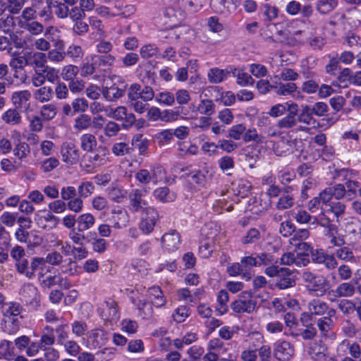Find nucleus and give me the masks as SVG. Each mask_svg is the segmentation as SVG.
Listing matches in <instances>:
<instances>
[{
    "label": "nucleus",
    "mask_w": 361,
    "mask_h": 361,
    "mask_svg": "<svg viewBox=\"0 0 361 361\" xmlns=\"http://www.w3.org/2000/svg\"><path fill=\"white\" fill-rule=\"evenodd\" d=\"M301 278L308 291L315 293L317 295H324L330 287L329 281L322 274L306 270L302 274Z\"/></svg>",
    "instance_id": "obj_1"
},
{
    "label": "nucleus",
    "mask_w": 361,
    "mask_h": 361,
    "mask_svg": "<svg viewBox=\"0 0 361 361\" xmlns=\"http://www.w3.org/2000/svg\"><path fill=\"white\" fill-rule=\"evenodd\" d=\"M264 273L269 277L277 278L275 286L280 290L293 287L295 284V280L291 277L293 272L288 268L269 266L265 269Z\"/></svg>",
    "instance_id": "obj_2"
},
{
    "label": "nucleus",
    "mask_w": 361,
    "mask_h": 361,
    "mask_svg": "<svg viewBox=\"0 0 361 361\" xmlns=\"http://www.w3.org/2000/svg\"><path fill=\"white\" fill-rule=\"evenodd\" d=\"M256 307L257 301L250 291L241 293L238 299L231 304V310L235 313L250 314L255 311Z\"/></svg>",
    "instance_id": "obj_3"
},
{
    "label": "nucleus",
    "mask_w": 361,
    "mask_h": 361,
    "mask_svg": "<svg viewBox=\"0 0 361 361\" xmlns=\"http://www.w3.org/2000/svg\"><path fill=\"white\" fill-rule=\"evenodd\" d=\"M159 218V213L154 208L145 207L142 212L139 229L143 234L149 235L154 231Z\"/></svg>",
    "instance_id": "obj_4"
},
{
    "label": "nucleus",
    "mask_w": 361,
    "mask_h": 361,
    "mask_svg": "<svg viewBox=\"0 0 361 361\" xmlns=\"http://www.w3.org/2000/svg\"><path fill=\"white\" fill-rule=\"evenodd\" d=\"M21 16L25 21L50 20L51 17V6L50 4H47L42 8L37 6L27 7L23 11Z\"/></svg>",
    "instance_id": "obj_5"
},
{
    "label": "nucleus",
    "mask_w": 361,
    "mask_h": 361,
    "mask_svg": "<svg viewBox=\"0 0 361 361\" xmlns=\"http://www.w3.org/2000/svg\"><path fill=\"white\" fill-rule=\"evenodd\" d=\"M22 306L18 303H11L8 307L4 310V321L6 324L11 323L13 327L8 330L9 334L16 332L19 328L18 318H22L20 316Z\"/></svg>",
    "instance_id": "obj_6"
},
{
    "label": "nucleus",
    "mask_w": 361,
    "mask_h": 361,
    "mask_svg": "<svg viewBox=\"0 0 361 361\" xmlns=\"http://www.w3.org/2000/svg\"><path fill=\"white\" fill-rule=\"evenodd\" d=\"M164 173V169L157 166L153 167L150 171L147 169H140L135 174V179L142 184H148L151 181L157 183L161 179V175Z\"/></svg>",
    "instance_id": "obj_7"
},
{
    "label": "nucleus",
    "mask_w": 361,
    "mask_h": 361,
    "mask_svg": "<svg viewBox=\"0 0 361 361\" xmlns=\"http://www.w3.org/2000/svg\"><path fill=\"white\" fill-rule=\"evenodd\" d=\"M147 193V190L144 188L142 189H133L129 195V208L133 212H137L140 210H144L147 207V202L143 198Z\"/></svg>",
    "instance_id": "obj_8"
},
{
    "label": "nucleus",
    "mask_w": 361,
    "mask_h": 361,
    "mask_svg": "<svg viewBox=\"0 0 361 361\" xmlns=\"http://www.w3.org/2000/svg\"><path fill=\"white\" fill-rule=\"evenodd\" d=\"M294 353L293 345L288 341H278L274 345L273 354L278 361H289Z\"/></svg>",
    "instance_id": "obj_9"
},
{
    "label": "nucleus",
    "mask_w": 361,
    "mask_h": 361,
    "mask_svg": "<svg viewBox=\"0 0 361 361\" xmlns=\"http://www.w3.org/2000/svg\"><path fill=\"white\" fill-rule=\"evenodd\" d=\"M311 258L313 262L322 264L329 270L334 269L338 262L334 255L325 253L322 250H315L311 252Z\"/></svg>",
    "instance_id": "obj_10"
},
{
    "label": "nucleus",
    "mask_w": 361,
    "mask_h": 361,
    "mask_svg": "<svg viewBox=\"0 0 361 361\" xmlns=\"http://www.w3.org/2000/svg\"><path fill=\"white\" fill-rule=\"evenodd\" d=\"M61 153L63 161L69 164H76L80 159L79 149L73 143H63L61 147Z\"/></svg>",
    "instance_id": "obj_11"
},
{
    "label": "nucleus",
    "mask_w": 361,
    "mask_h": 361,
    "mask_svg": "<svg viewBox=\"0 0 361 361\" xmlns=\"http://www.w3.org/2000/svg\"><path fill=\"white\" fill-rule=\"evenodd\" d=\"M31 93L29 90L14 92L11 96V102L18 110H27L30 106Z\"/></svg>",
    "instance_id": "obj_12"
},
{
    "label": "nucleus",
    "mask_w": 361,
    "mask_h": 361,
    "mask_svg": "<svg viewBox=\"0 0 361 361\" xmlns=\"http://www.w3.org/2000/svg\"><path fill=\"white\" fill-rule=\"evenodd\" d=\"M162 245L169 251L177 250L180 245V234L174 229L163 235L161 239Z\"/></svg>",
    "instance_id": "obj_13"
},
{
    "label": "nucleus",
    "mask_w": 361,
    "mask_h": 361,
    "mask_svg": "<svg viewBox=\"0 0 361 361\" xmlns=\"http://www.w3.org/2000/svg\"><path fill=\"white\" fill-rule=\"evenodd\" d=\"M290 212L293 218L300 224H309L313 228H315L319 225L318 218L311 216L305 209H296L292 210Z\"/></svg>",
    "instance_id": "obj_14"
},
{
    "label": "nucleus",
    "mask_w": 361,
    "mask_h": 361,
    "mask_svg": "<svg viewBox=\"0 0 361 361\" xmlns=\"http://www.w3.org/2000/svg\"><path fill=\"white\" fill-rule=\"evenodd\" d=\"M31 269L32 271V278L35 276V273L37 272L39 282L41 279L45 278V276L51 272V267L47 265L43 257H35L32 259Z\"/></svg>",
    "instance_id": "obj_15"
},
{
    "label": "nucleus",
    "mask_w": 361,
    "mask_h": 361,
    "mask_svg": "<svg viewBox=\"0 0 361 361\" xmlns=\"http://www.w3.org/2000/svg\"><path fill=\"white\" fill-rule=\"evenodd\" d=\"M27 66L41 70L47 64V55L43 52L27 51Z\"/></svg>",
    "instance_id": "obj_16"
},
{
    "label": "nucleus",
    "mask_w": 361,
    "mask_h": 361,
    "mask_svg": "<svg viewBox=\"0 0 361 361\" xmlns=\"http://www.w3.org/2000/svg\"><path fill=\"white\" fill-rule=\"evenodd\" d=\"M108 149L105 147H99L97 152L89 155L90 164L87 166H100L106 164L107 160Z\"/></svg>",
    "instance_id": "obj_17"
},
{
    "label": "nucleus",
    "mask_w": 361,
    "mask_h": 361,
    "mask_svg": "<svg viewBox=\"0 0 361 361\" xmlns=\"http://www.w3.org/2000/svg\"><path fill=\"white\" fill-rule=\"evenodd\" d=\"M291 190L292 188L290 186L283 188V193L276 204L277 209L285 210L291 208L294 205V198L290 194Z\"/></svg>",
    "instance_id": "obj_18"
},
{
    "label": "nucleus",
    "mask_w": 361,
    "mask_h": 361,
    "mask_svg": "<svg viewBox=\"0 0 361 361\" xmlns=\"http://www.w3.org/2000/svg\"><path fill=\"white\" fill-rule=\"evenodd\" d=\"M355 283L352 282H343L340 283L334 290L335 295L338 298H350L353 297L357 287Z\"/></svg>",
    "instance_id": "obj_19"
},
{
    "label": "nucleus",
    "mask_w": 361,
    "mask_h": 361,
    "mask_svg": "<svg viewBox=\"0 0 361 361\" xmlns=\"http://www.w3.org/2000/svg\"><path fill=\"white\" fill-rule=\"evenodd\" d=\"M89 339L95 348L104 345L108 341V334L102 329H95L89 333Z\"/></svg>",
    "instance_id": "obj_20"
},
{
    "label": "nucleus",
    "mask_w": 361,
    "mask_h": 361,
    "mask_svg": "<svg viewBox=\"0 0 361 361\" xmlns=\"http://www.w3.org/2000/svg\"><path fill=\"white\" fill-rule=\"evenodd\" d=\"M307 309L311 314L322 316L328 310V304L319 298H314L308 302Z\"/></svg>",
    "instance_id": "obj_21"
},
{
    "label": "nucleus",
    "mask_w": 361,
    "mask_h": 361,
    "mask_svg": "<svg viewBox=\"0 0 361 361\" xmlns=\"http://www.w3.org/2000/svg\"><path fill=\"white\" fill-rule=\"evenodd\" d=\"M102 317L106 320L116 321L119 319L117 303L114 300L106 301Z\"/></svg>",
    "instance_id": "obj_22"
},
{
    "label": "nucleus",
    "mask_w": 361,
    "mask_h": 361,
    "mask_svg": "<svg viewBox=\"0 0 361 361\" xmlns=\"http://www.w3.org/2000/svg\"><path fill=\"white\" fill-rule=\"evenodd\" d=\"M272 90L281 96L293 95L297 90V86L294 82L283 83L276 82L273 84Z\"/></svg>",
    "instance_id": "obj_23"
},
{
    "label": "nucleus",
    "mask_w": 361,
    "mask_h": 361,
    "mask_svg": "<svg viewBox=\"0 0 361 361\" xmlns=\"http://www.w3.org/2000/svg\"><path fill=\"white\" fill-rule=\"evenodd\" d=\"M125 91V86L119 87L114 85L109 87H104L102 90V94L106 100L114 102L122 97L124 95Z\"/></svg>",
    "instance_id": "obj_24"
},
{
    "label": "nucleus",
    "mask_w": 361,
    "mask_h": 361,
    "mask_svg": "<svg viewBox=\"0 0 361 361\" xmlns=\"http://www.w3.org/2000/svg\"><path fill=\"white\" fill-rule=\"evenodd\" d=\"M95 217L90 213L80 214L77 218V230L83 232L91 228L95 224Z\"/></svg>",
    "instance_id": "obj_25"
},
{
    "label": "nucleus",
    "mask_w": 361,
    "mask_h": 361,
    "mask_svg": "<svg viewBox=\"0 0 361 361\" xmlns=\"http://www.w3.org/2000/svg\"><path fill=\"white\" fill-rule=\"evenodd\" d=\"M148 296L151 303L157 307H162L166 302L162 290L159 286L149 288L148 289Z\"/></svg>",
    "instance_id": "obj_26"
},
{
    "label": "nucleus",
    "mask_w": 361,
    "mask_h": 361,
    "mask_svg": "<svg viewBox=\"0 0 361 361\" xmlns=\"http://www.w3.org/2000/svg\"><path fill=\"white\" fill-rule=\"evenodd\" d=\"M18 110L16 108L8 109L1 115V120L10 126L20 124L22 122V117Z\"/></svg>",
    "instance_id": "obj_27"
},
{
    "label": "nucleus",
    "mask_w": 361,
    "mask_h": 361,
    "mask_svg": "<svg viewBox=\"0 0 361 361\" xmlns=\"http://www.w3.org/2000/svg\"><path fill=\"white\" fill-rule=\"evenodd\" d=\"M244 343H247V348L257 350L264 343V338L262 334L258 331H254L247 335Z\"/></svg>",
    "instance_id": "obj_28"
},
{
    "label": "nucleus",
    "mask_w": 361,
    "mask_h": 361,
    "mask_svg": "<svg viewBox=\"0 0 361 361\" xmlns=\"http://www.w3.org/2000/svg\"><path fill=\"white\" fill-rule=\"evenodd\" d=\"M154 197L159 201L166 203L173 202L176 198V195L171 192L167 187L157 188L153 192Z\"/></svg>",
    "instance_id": "obj_29"
},
{
    "label": "nucleus",
    "mask_w": 361,
    "mask_h": 361,
    "mask_svg": "<svg viewBox=\"0 0 361 361\" xmlns=\"http://www.w3.org/2000/svg\"><path fill=\"white\" fill-rule=\"evenodd\" d=\"M92 127V117L86 114H80L74 120L73 128L77 132L86 130Z\"/></svg>",
    "instance_id": "obj_30"
},
{
    "label": "nucleus",
    "mask_w": 361,
    "mask_h": 361,
    "mask_svg": "<svg viewBox=\"0 0 361 361\" xmlns=\"http://www.w3.org/2000/svg\"><path fill=\"white\" fill-rule=\"evenodd\" d=\"M229 73L227 70L213 68L208 71V80L211 83H220L228 78Z\"/></svg>",
    "instance_id": "obj_31"
},
{
    "label": "nucleus",
    "mask_w": 361,
    "mask_h": 361,
    "mask_svg": "<svg viewBox=\"0 0 361 361\" xmlns=\"http://www.w3.org/2000/svg\"><path fill=\"white\" fill-rule=\"evenodd\" d=\"M35 99L40 103L49 102L53 97V90L49 86H42L34 92Z\"/></svg>",
    "instance_id": "obj_32"
},
{
    "label": "nucleus",
    "mask_w": 361,
    "mask_h": 361,
    "mask_svg": "<svg viewBox=\"0 0 361 361\" xmlns=\"http://www.w3.org/2000/svg\"><path fill=\"white\" fill-rule=\"evenodd\" d=\"M326 347L319 343H313L310 348V354L316 361H325Z\"/></svg>",
    "instance_id": "obj_33"
},
{
    "label": "nucleus",
    "mask_w": 361,
    "mask_h": 361,
    "mask_svg": "<svg viewBox=\"0 0 361 361\" xmlns=\"http://www.w3.org/2000/svg\"><path fill=\"white\" fill-rule=\"evenodd\" d=\"M107 195L111 201L121 203L126 198L127 192L121 187L111 186L108 188Z\"/></svg>",
    "instance_id": "obj_34"
},
{
    "label": "nucleus",
    "mask_w": 361,
    "mask_h": 361,
    "mask_svg": "<svg viewBox=\"0 0 361 361\" xmlns=\"http://www.w3.org/2000/svg\"><path fill=\"white\" fill-rule=\"evenodd\" d=\"M227 272L230 276H236L240 275L243 279L248 281L253 276L252 272H246L240 263H233L227 267Z\"/></svg>",
    "instance_id": "obj_35"
},
{
    "label": "nucleus",
    "mask_w": 361,
    "mask_h": 361,
    "mask_svg": "<svg viewBox=\"0 0 361 361\" xmlns=\"http://www.w3.org/2000/svg\"><path fill=\"white\" fill-rule=\"evenodd\" d=\"M345 231L348 235H351L355 239L361 238V222L357 219H353L348 221L345 228Z\"/></svg>",
    "instance_id": "obj_36"
},
{
    "label": "nucleus",
    "mask_w": 361,
    "mask_h": 361,
    "mask_svg": "<svg viewBox=\"0 0 361 361\" xmlns=\"http://www.w3.org/2000/svg\"><path fill=\"white\" fill-rule=\"evenodd\" d=\"M81 148L86 152H92L97 145V142L95 136L92 134L86 133L80 137Z\"/></svg>",
    "instance_id": "obj_37"
},
{
    "label": "nucleus",
    "mask_w": 361,
    "mask_h": 361,
    "mask_svg": "<svg viewBox=\"0 0 361 361\" xmlns=\"http://www.w3.org/2000/svg\"><path fill=\"white\" fill-rule=\"evenodd\" d=\"M89 236L92 237V242L91 243L92 250L98 253H103L107 248V243L104 238H98L97 233L90 232Z\"/></svg>",
    "instance_id": "obj_38"
},
{
    "label": "nucleus",
    "mask_w": 361,
    "mask_h": 361,
    "mask_svg": "<svg viewBox=\"0 0 361 361\" xmlns=\"http://www.w3.org/2000/svg\"><path fill=\"white\" fill-rule=\"evenodd\" d=\"M55 337L54 335V329L53 328L47 326L44 328L42 335L40 339L39 344L41 345V348H44L46 345H51L54 343Z\"/></svg>",
    "instance_id": "obj_39"
},
{
    "label": "nucleus",
    "mask_w": 361,
    "mask_h": 361,
    "mask_svg": "<svg viewBox=\"0 0 361 361\" xmlns=\"http://www.w3.org/2000/svg\"><path fill=\"white\" fill-rule=\"evenodd\" d=\"M57 114V108L55 104L50 103L44 104L40 108V115L44 121H50Z\"/></svg>",
    "instance_id": "obj_40"
},
{
    "label": "nucleus",
    "mask_w": 361,
    "mask_h": 361,
    "mask_svg": "<svg viewBox=\"0 0 361 361\" xmlns=\"http://www.w3.org/2000/svg\"><path fill=\"white\" fill-rule=\"evenodd\" d=\"M15 267L20 274L24 275L29 279H32L31 264L29 265V262L27 259L25 258L15 263Z\"/></svg>",
    "instance_id": "obj_41"
},
{
    "label": "nucleus",
    "mask_w": 361,
    "mask_h": 361,
    "mask_svg": "<svg viewBox=\"0 0 361 361\" xmlns=\"http://www.w3.org/2000/svg\"><path fill=\"white\" fill-rule=\"evenodd\" d=\"M149 143V140L143 137L142 134L135 135L132 140V145L138 148L140 154H146Z\"/></svg>",
    "instance_id": "obj_42"
},
{
    "label": "nucleus",
    "mask_w": 361,
    "mask_h": 361,
    "mask_svg": "<svg viewBox=\"0 0 361 361\" xmlns=\"http://www.w3.org/2000/svg\"><path fill=\"white\" fill-rule=\"evenodd\" d=\"M197 109L201 114L210 116L215 111V104L210 99H202L200 102Z\"/></svg>",
    "instance_id": "obj_43"
},
{
    "label": "nucleus",
    "mask_w": 361,
    "mask_h": 361,
    "mask_svg": "<svg viewBox=\"0 0 361 361\" xmlns=\"http://www.w3.org/2000/svg\"><path fill=\"white\" fill-rule=\"evenodd\" d=\"M335 256L345 262H353L355 260V255L348 247H341L335 250Z\"/></svg>",
    "instance_id": "obj_44"
},
{
    "label": "nucleus",
    "mask_w": 361,
    "mask_h": 361,
    "mask_svg": "<svg viewBox=\"0 0 361 361\" xmlns=\"http://www.w3.org/2000/svg\"><path fill=\"white\" fill-rule=\"evenodd\" d=\"M0 356L6 360H11L14 356V347L11 341H3L0 344Z\"/></svg>",
    "instance_id": "obj_45"
},
{
    "label": "nucleus",
    "mask_w": 361,
    "mask_h": 361,
    "mask_svg": "<svg viewBox=\"0 0 361 361\" xmlns=\"http://www.w3.org/2000/svg\"><path fill=\"white\" fill-rule=\"evenodd\" d=\"M233 75L236 77L237 83L241 86L252 85L254 83L253 78L247 73L235 69L233 72Z\"/></svg>",
    "instance_id": "obj_46"
},
{
    "label": "nucleus",
    "mask_w": 361,
    "mask_h": 361,
    "mask_svg": "<svg viewBox=\"0 0 361 361\" xmlns=\"http://www.w3.org/2000/svg\"><path fill=\"white\" fill-rule=\"evenodd\" d=\"M40 71H42L45 80L49 82L54 83L59 78V71L56 68L46 64Z\"/></svg>",
    "instance_id": "obj_47"
},
{
    "label": "nucleus",
    "mask_w": 361,
    "mask_h": 361,
    "mask_svg": "<svg viewBox=\"0 0 361 361\" xmlns=\"http://www.w3.org/2000/svg\"><path fill=\"white\" fill-rule=\"evenodd\" d=\"M79 72L78 66L74 65L65 66L61 71V77L66 81H71L74 80Z\"/></svg>",
    "instance_id": "obj_48"
},
{
    "label": "nucleus",
    "mask_w": 361,
    "mask_h": 361,
    "mask_svg": "<svg viewBox=\"0 0 361 361\" xmlns=\"http://www.w3.org/2000/svg\"><path fill=\"white\" fill-rule=\"evenodd\" d=\"M338 4L337 0H319L317 5V11L321 13H327Z\"/></svg>",
    "instance_id": "obj_49"
},
{
    "label": "nucleus",
    "mask_w": 361,
    "mask_h": 361,
    "mask_svg": "<svg viewBox=\"0 0 361 361\" xmlns=\"http://www.w3.org/2000/svg\"><path fill=\"white\" fill-rule=\"evenodd\" d=\"M18 54L16 52V55L13 56L9 62V66L13 69L23 68L27 66V51L23 52L22 56Z\"/></svg>",
    "instance_id": "obj_50"
},
{
    "label": "nucleus",
    "mask_w": 361,
    "mask_h": 361,
    "mask_svg": "<svg viewBox=\"0 0 361 361\" xmlns=\"http://www.w3.org/2000/svg\"><path fill=\"white\" fill-rule=\"evenodd\" d=\"M183 107H176L175 110H165L161 112V120L162 121H173L177 120L178 117L183 114Z\"/></svg>",
    "instance_id": "obj_51"
},
{
    "label": "nucleus",
    "mask_w": 361,
    "mask_h": 361,
    "mask_svg": "<svg viewBox=\"0 0 361 361\" xmlns=\"http://www.w3.org/2000/svg\"><path fill=\"white\" fill-rule=\"evenodd\" d=\"M94 190V185L90 181L82 182L78 188L79 197L87 198L90 197Z\"/></svg>",
    "instance_id": "obj_52"
},
{
    "label": "nucleus",
    "mask_w": 361,
    "mask_h": 361,
    "mask_svg": "<svg viewBox=\"0 0 361 361\" xmlns=\"http://www.w3.org/2000/svg\"><path fill=\"white\" fill-rule=\"evenodd\" d=\"M13 153L19 159H23L30 153V146L25 142H19L16 145Z\"/></svg>",
    "instance_id": "obj_53"
},
{
    "label": "nucleus",
    "mask_w": 361,
    "mask_h": 361,
    "mask_svg": "<svg viewBox=\"0 0 361 361\" xmlns=\"http://www.w3.org/2000/svg\"><path fill=\"white\" fill-rule=\"evenodd\" d=\"M68 87L63 82L59 81L54 87V94L59 100L66 99L68 97Z\"/></svg>",
    "instance_id": "obj_54"
},
{
    "label": "nucleus",
    "mask_w": 361,
    "mask_h": 361,
    "mask_svg": "<svg viewBox=\"0 0 361 361\" xmlns=\"http://www.w3.org/2000/svg\"><path fill=\"white\" fill-rule=\"evenodd\" d=\"M92 61L96 62L97 67L110 66L114 64L115 57L111 54H106L102 56L95 55L92 57Z\"/></svg>",
    "instance_id": "obj_55"
},
{
    "label": "nucleus",
    "mask_w": 361,
    "mask_h": 361,
    "mask_svg": "<svg viewBox=\"0 0 361 361\" xmlns=\"http://www.w3.org/2000/svg\"><path fill=\"white\" fill-rule=\"evenodd\" d=\"M228 301V293L226 290H221L219 292L218 294V302L219 305L217 306V311H219L221 314L226 313L228 310V307L226 303Z\"/></svg>",
    "instance_id": "obj_56"
},
{
    "label": "nucleus",
    "mask_w": 361,
    "mask_h": 361,
    "mask_svg": "<svg viewBox=\"0 0 361 361\" xmlns=\"http://www.w3.org/2000/svg\"><path fill=\"white\" fill-rule=\"evenodd\" d=\"M137 306L140 311V314L143 319H149L152 317L153 309L152 303L140 301L139 303L137 304Z\"/></svg>",
    "instance_id": "obj_57"
},
{
    "label": "nucleus",
    "mask_w": 361,
    "mask_h": 361,
    "mask_svg": "<svg viewBox=\"0 0 361 361\" xmlns=\"http://www.w3.org/2000/svg\"><path fill=\"white\" fill-rule=\"evenodd\" d=\"M71 329L73 334L81 337L85 335L87 331V325L84 321L75 320L71 324Z\"/></svg>",
    "instance_id": "obj_58"
},
{
    "label": "nucleus",
    "mask_w": 361,
    "mask_h": 361,
    "mask_svg": "<svg viewBox=\"0 0 361 361\" xmlns=\"http://www.w3.org/2000/svg\"><path fill=\"white\" fill-rule=\"evenodd\" d=\"M166 18L171 21H180L184 18V13L181 10L175 11L173 8H166L164 13Z\"/></svg>",
    "instance_id": "obj_59"
},
{
    "label": "nucleus",
    "mask_w": 361,
    "mask_h": 361,
    "mask_svg": "<svg viewBox=\"0 0 361 361\" xmlns=\"http://www.w3.org/2000/svg\"><path fill=\"white\" fill-rule=\"evenodd\" d=\"M47 55V61L49 60L52 63H60L66 58V51L57 49H51L48 51Z\"/></svg>",
    "instance_id": "obj_60"
},
{
    "label": "nucleus",
    "mask_w": 361,
    "mask_h": 361,
    "mask_svg": "<svg viewBox=\"0 0 361 361\" xmlns=\"http://www.w3.org/2000/svg\"><path fill=\"white\" fill-rule=\"evenodd\" d=\"M104 134L108 137H115L118 135L119 131L121 130L120 126L114 122V121H108L104 127Z\"/></svg>",
    "instance_id": "obj_61"
},
{
    "label": "nucleus",
    "mask_w": 361,
    "mask_h": 361,
    "mask_svg": "<svg viewBox=\"0 0 361 361\" xmlns=\"http://www.w3.org/2000/svg\"><path fill=\"white\" fill-rule=\"evenodd\" d=\"M92 207L97 211H103L109 208L108 200L103 196H96L92 200Z\"/></svg>",
    "instance_id": "obj_62"
},
{
    "label": "nucleus",
    "mask_w": 361,
    "mask_h": 361,
    "mask_svg": "<svg viewBox=\"0 0 361 361\" xmlns=\"http://www.w3.org/2000/svg\"><path fill=\"white\" fill-rule=\"evenodd\" d=\"M111 150L116 156H123L130 154L132 151V148L125 142H118L112 146Z\"/></svg>",
    "instance_id": "obj_63"
},
{
    "label": "nucleus",
    "mask_w": 361,
    "mask_h": 361,
    "mask_svg": "<svg viewBox=\"0 0 361 361\" xmlns=\"http://www.w3.org/2000/svg\"><path fill=\"white\" fill-rule=\"evenodd\" d=\"M246 128L243 124H238L233 126L228 130V137L235 140H238L241 138L243 134L245 132Z\"/></svg>",
    "instance_id": "obj_64"
}]
</instances>
